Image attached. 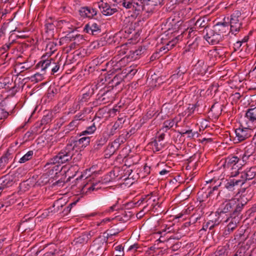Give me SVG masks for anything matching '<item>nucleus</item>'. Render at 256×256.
<instances>
[{
    "instance_id": "052dcab7",
    "label": "nucleus",
    "mask_w": 256,
    "mask_h": 256,
    "mask_svg": "<svg viewBox=\"0 0 256 256\" xmlns=\"http://www.w3.org/2000/svg\"><path fill=\"white\" fill-rule=\"evenodd\" d=\"M135 23L133 24L132 22H128V24H126L124 26L125 28L124 32H130V31L135 30Z\"/></svg>"
},
{
    "instance_id": "c756f323",
    "label": "nucleus",
    "mask_w": 256,
    "mask_h": 256,
    "mask_svg": "<svg viewBox=\"0 0 256 256\" xmlns=\"http://www.w3.org/2000/svg\"><path fill=\"white\" fill-rule=\"evenodd\" d=\"M100 28L99 26L97 24L93 22V23H88L86 24L84 27L83 28V31H86V32H88L89 30H91L92 32H96L97 31L100 30Z\"/></svg>"
},
{
    "instance_id": "69168bd1",
    "label": "nucleus",
    "mask_w": 256,
    "mask_h": 256,
    "mask_svg": "<svg viewBox=\"0 0 256 256\" xmlns=\"http://www.w3.org/2000/svg\"><path fill=\"white\" fill-rule=\"evenodd\" d=\"M228 22H229V18H224V22H218L216 23L215 25H214V28H216V30H217L216 29V28L218 26H222L224 28H226V27H228Z\"/></svg>"
},
{
    "instance_id": "bb28decb",
    "label": "nucleus",
    "mask_w": 256,
    "mask_h": 256,
    "mask_svg": "<svg viewBox=\"0 0 256 256\" xmlns=\"http://www.w3.org/2000/svg\"><path fill=\"white\" fill-rule=\"evenodd\" d=\"M171 42H170L169 43L167 44L166 47V46L162 47V48L160 49L159 52H156L152 54V55L150 58V60L151 62H152V61H154V60H156V59H158L160 56H161L160 53V52L162 51V49L163 50H164L166 49L167 50H170L169 46L170 48H171V47L174 46V44H172L170 46V44Z\"/></svg>"
},
{
    "instance_id": "864d4df0",
    "label": "nucleus",
    "mask_w": 256,
    "mask_h": 256,
    "mask_svg": "<svg viewBox=\"0 0 256 256\" xmlns=\"http://www.w3.org/2000/svg\"><path fill=\"white\" fill-rule=\"evenodd\" d=\"M56 44H54V42H50L47 44L46 48V50L48 51L46 54L50 56L56 50Z\"/></svg>"
},
{
    "instance_id": "58836bf2",
    "label": "nucleus",
    "mask_w": 256,
    "mask_h": 256,
    "mask_svg": "<svg viewBox=\"0 0 256 256\" xmlns=\"http://www.w3.org/2000/svg\"><path fill=\"white\" fill-rule=\"evenodd\" d=\"M94 93V88H92L91 89L88 88V90L86 92L82 94V96L80 100L82 102H86L92 96Z\"/></svg>"
},
{
    "instance_id": "37998d69",
    "label": "nucleus",
    "mask_w": 256,
    "mask_h": 256,
    "mask_svg": "<svg viewBox=\"0 0 256 256\" xmlns=\"http://www.w3.org/2000/svg\"><path fill=\"white\" fill-rule=\"evenodd\" d=\"M177 132H178L181 136L186 134H191V135H189L188 137H192L193 138H198L199 136V134L196 132H192V130H177Z\"/></svg>"
},
{
    "instance_id": "4c0bfd02",
    "label": "nucleus",
    "mask_w": 256,
    "mask_h": 256,
    "mask_svg": "<svg viewBox=\"0 0 256 256\" xmlns=\"http://www.w3.org/2000/svg\"><path fill=\"white\" fill-rule=\"evenodd\" d=\"M177 105H178V109L177 110V112H179L178 115L184 116L186 114V112L184 110L185 108L186 107V104L184 106V100H179Z\"/></svg>"
},
{
    "instance_id": "ea45409f",
    "label": "nucleus",
    "mask_w": 256,
    "mask_h": 256,
    "mask_svg": "<svg viewBox=\"0 0 256 256\" xmlns=\"http://www.w3.org/2000/svg\"><path fill=\"white\" fill-rule=\"evenodd\" d=\"M30 188V184L28 183V180L24 181L21 182L19 186V192H24L28 190Z\"/></svg>"
},
{
    "instance_id": "8fccbe9b",
    "label": "nucleus",
    "mask_w": 256,
    "mask_h": 256,
    "mask_svg": "<svg viewBox=\"0 0 256 256\" xmlns=\"http://www.w3.org/2000/svg\"><path fill=\"white\" fill-rule=\"evenodd\" d=\"M80 124V123H78V122H76V121L72 120L68 124L65 126V130H67V132L73 130Z\"/></svg>"
},
{
    "instance_id": "b1692460",
    "label": "nucleus",
    "mask_w": 256,
    "mask_h": 256,
    "mask_svg": "<svg viewBox=\"0 0 256 256\" xmlns=\"http://www.w3.org/2000/svg\"><path fill=\"white\" fill-rule=\"evenodd\" d=\"M191 194V190L190 188H186L182 190L177 195V200L180 201V203L182 202L187 200Z\"/></svg>"
},
{
    "instance_id": "2eb2a0df",
    "label": "nucleus",
    "mask_w": 256,
    "mask_h": 256,
    "mask_svg": "<svg viewBox=\"0 0 256 256\" xmlns=\"http://www.w3.org/2000/svg\"><path fill=\"white\" fill-rule=\"evenodd\" d=\"M240 182L236 180V178H234L227 180L224 186L226 190H224L222 192H226L227 191H229L230 192V193L228 194L229 198H230V196H234L236 194L234 191L236 189V188L238 186V182Z\"/></svg>"
},
{
    "instance_id": "1a4fd4ad",
    "label": "nucleus",
    "mask_w": 256,
    "mask_h": 256,
    "mask_svg": "<svg viewBox=\"0 0 256 256\" xmlns=\"http://www.w3.org/2000/svg\"><path fill=\"white\" fill-rule=\"evenodd\" d=\"M109 137L107 134V131L104 130L100 132L96 136V140L93 146L94 151L100 150L106 143Z\"/></svg>"
},
{
    "instance_id": "de8ad7c7",
    "label": "nucleus",
    "mask_w": 256,
    "mask_h": 256,
    "mask_svg": "<svg viewBox=\"0 0 256 256\" xmlns=\"http://www.w3.org/2000/svg\"><path fill=\"white\" fill-rule=\"evenodd\" d=\"M244 153L247 154V156H250L254 153L256 148L255 146L252 144H249L246 146L244 149Z\"/></svg>"
},
{
    "instance_id": "423d86ee",
    "label": "nucleus",
    "mask_w": 256,
    "mask_h": 256,
    "mask_svg": "<svg viewBox=\"0 0 256 256\" xmlns=\"http://www.w3.org/2000/svg\"><path fill=\"white\" fill-rule=\"evenodd\" d=\"M134 10L140 11L145 8L146 6H150L148 10H152L154 7L160 3L162 0H132Z\"/></svg>"
},
{
    "instance_id": "a18cd8bd",
    "label": "nucleus",
    "mask_w": 256,
    "mask_h": 256,
    "mask_svg": "<svg viewBox=\"0 0 256 256\" xmlns=\"http://www.w3.org/2000/svg\"><path fill=\"white\" fill-rule=\"evenodd\" d=\"M34 154L32 150L28 151L26 154H24L22 158H21L19 160L20 163H24L26 161L30 160Z\"/></svg>"
},
{
    "instance_id": "f704fd0d",
    "label": "nucleus",
    "mask_w": 256,
    "mask_h": 256,
    "mask_svg": "<svg viewBox=\"0 0 256 256\" xmlns=\"http://www.w3.org/2000/svg\"><path fill=\"white\" fill-rule=\"evenodd\" d=\"M206 190L205 188H202L200 191L198 192V200L199 202H205L208 198V195L206 194Z\"/></svg>"
},
{
    "instance_id": "09e8293b",
    "label": "nucleus",
    "mask_w": 256,
    "mask_h": 256,
    "mask_svg": "<svg viewBox=\"0 0 256 256\" xmlns=\"http://www.w3.org/2000/svg\"><path fill=\"white\" fill-rule=\"evenodd\" d=\"M195 66L196 68H198L199 66H202L201 68L199 70V72L202 74L206 72L207 66L204 64V60H198Z\"/></svg>"
},
{
    "instance_id": "6e6d98bb",
    "label": "nucleus",
    "mask_w": 256,
    "mask_h": 256,
    "mask_svg": "<svg viewBox=\"0 0 256 256\" xmlns=\"http://www.w3.org/2000/svg\"><path fill=\"white\" fill-rule=\"evenodd\" d=\"M168 28L164 32L170 30H174L176 28V22L174 18L169 19L168 22Z\"/></svg>"
},
{
    "instance_id": "39448f33",
    "label": "nucleus",
    "mask_w": 256,
    "mask_h": 256,
    "mask_svg": "<svg viewBox=\"0 0 256 256\" xmlns=\"http://www.w3.org/2000/svg\"><path fill=\"white\" fill-rule=\"evenodd\" d=\"M236 137L234 138V143L241 142L252 136L253 131L252 129L244 128L242 126H240L238 128L235 130Z\"/></svg>"
},
{
    "instance_id": "a19ab883",
    "label": "nucleus",
    "mask_w": 256,
    "mask_h": 256,
    "mask_svg": "<svg viewBox=\"0 0 256 256\" xmlns=\"http://www.w3.org/2000/svg\"><path fill=\"white\" fill-rule=\"evenodd\" d=\"M112 175H114V172H110L109 174H106L104 176L101 178L100 181L101 182L102 184H106L109 182H110L112 180L113 178L112 177Z\"/></svg>"
},
{
    "instance_id": "3c124183",
    "label": "nucleus",
    "mask_w": 256,
    "mask_h": 256,
    "mask_svg": "<svg viewBox=\"0 0 256 256\" xmlns=\"http://www.w3.org/2000/svg\"><path fill=\"white\" fill-rule=\"evenodd\" d=\"M82 158V154L80 153V152L75 150V152L73 151V156H72L70 159L68 160V161L72 160V162L74 163L77 162H79Z\"/></svg>"
},
{
    "instance_id": "cd10ccee",
    "label": "nucleus",
    "mask_w": 256,
    "mask_h": 256,
    "mask_svg": "<svg viewBox=\"0 0 256 256\" xmlns=\"http://www.w3.org/2000/svg\"><path fill=\"white\" fill-rule=\"evenodd\" d=\"M222 109L218 108L216 104H214L209 111L210 115L214 118H218L221 114Z\"/></svg>"
},
{
    "instance_id": "473e14b6",
    "label": "nucleus",
    "mask_w": 256,
    "mask_h": 256,
    "mask_svg": "<svg viewBox=\"0 0 256 256\" xmlns=\"http://www.w3.org/2000/svg\"><path fill=\"white\" fill-rule=\"evenodd\" d=\"M252 33H249V34L245 36L242 39L238 40L235 44H234V52H236L240 50L242 43L246 42L249 39L250 35H251Z\"/></svg>"
},
{
    "instance_id": "0e129e2a",
    "label": "nucleus",
    "mask_w": 256,
    "mask_h": 256,
    "mask_svg": "<svg viewBox=\"0 0 256 256\" xmlns=\"http://www.w3.org/2000/svg\"><path fill=\"white\" fill-rule=\"evenodd\" d=\"M62 60H59L57 62L55 61L54 67L52 69V74H54V73L58 72V70L60 68V66L62 64Z\"/></svg>"
},
{
    "instance_id": "7c9ffc66",
    "label": "nucleus",
    "mask_w": 256,
    "mask_h": 256,
    "mask_svg": "<svg viewBox=\"0 0 256 256\" xmlns=\"http://www.w3.org/2000/svg\"><path fill=\"white\" fill-rule=\"evenodd\" d=\"M116 148H115L114 144L112 142L109 144L106 148L104 150V156L106 158H109L115 152Z\"/></svg>"
},
{
    "instance_id": "c03bdc74",
    "label": "nucleus",
    "mask_w": 256,
    "mask_h": 256,
    "mask_svg": "<svg viewBox=\"0 0 256 256\" xmlns=\"http://www.w3.org/2000/svg\"><path fill=\"white\" fill-rule=\"evenodd\" d=\"M58 92V90L54 86H50L47 90V96L49 99L52 100L54 95Z\"/></svg>"
},
{
    "instance_id": "49530a36",
    "label": "nucleus",
    "mask_w": 256,
    "mask_h": 256,
    "mask_svg": "<svg viewBox=\"0 0 256 256\" xmlns=\"http://www.w3.org/2000/svg\"><path fill=\"white\" fill-rule=\"evenodd\" d=\"M124 136V135L120 134L118 138L114 141L113 143L116 144V147H118L121 144H124L126 140V138Z\"/></svg>"
},
{
    "instance_id": "7ed1b4c3",
    "label": "nucleus",
    "mask_w": 256,
    "mask_h": 256,
    "mask_svg": "<svg viewBox=\"0 0 256 256\" xmlns=\"http://www.w3.org/2000/svg\"><path fill=\"white\" fill-rule=\"evenodd\" d=\"M180 206H178L177 204V219H178V221L177 222H180L181 220H186V222L182 224L180 223L178 224H177V227L178 228V229L177 230V234L179 233L178 231L180 230V226L181 228L183 227H188L190 226L191 222H192V223H195L200 219L201 216L204 214V212H200V214L198 212L196 214H194L190 218V221H188L189 220L188 219V215L191 210H190V207H188L186 206L184 209H182V208Z\"/></svg>"
},
{
    "instance_id": "412c9836",
    "label": "nucleus",
    "mask_w": 256,
    "mask_h": 256,
    "mask_svg": "<svg viewBox=\"0 0 256 256\" xmlns=\"http://www.w3.org/2000/svg\"><path fill=\"white\" fill-rule=\"evenodd\" d=\"M113 94L110 90H107L104 92L98 97V100L104 104L108 103L113 100Z\"/></svg>"
},
{
    "instance_id": "4be33fe9",
    "label": "nucleus",
    "mask_w": 256,
    "mask_h": 256,
    "mask_svg": "<svg viewBox=\"0 0 256 256\" xmlns=\"http://www.w3.org/2000/svg\"><path fill=\"white\" fill-rule=\"evenodd\" d=\"M238 14V12H237L236 14H234L231 16L230 20V32H234V31L237 32L240 30L239 29L240 24H237V22L238 21L237 16Z\"/></svg>"
},
{
    "instance_id": "e433bc0d",
    "label": "nucleus",
    "mask_w": 256,
    "mask_h": 256,
    "mask_svg": "<svg viewBox=\"0 0 256 256\" xmlns=\"http://www.w3.org/2000/svg\"><path fill=\"white\" fill-rule=\"evenodd\" d=\"M140 40V33H134L128 39V43L130 44H136Z\"/></svg>"
},
{
    "instance_id": "774afa93",
    "label": "nucleus",
    "mask_w": 256,
    "mask_h": 256,
    "mask_svg": "<svg viewBox=\"0 0 256 256\" xmlns=\"http://www.w3.org/2000/svg\"><path fill=\"white\" fill-rule=\"evenodd\" d=\"M246 248L244 247H241L234 254L235 256H245V253H246Z\"/></svg>"
},
{
    "instance_id": "0eeeda50",
    "label": "nucleus",
    "mask_w": 256,
    "mask_h": 256,
    "mask_svg": "<svg viewBox=\"0 0 256 256\" xmlns=\"http://www.w3.org/2000/svg\"><path fill=\"white\" fill-rule=\"evenodd\" d=\"M45 56L42 57L41 60L36 64V67L40 68L42 71H48L52 74V69L54 67L55 60L52 58L45 59Z\"/></svg>"
},
{
    "instance_id": "20e7f679",
    "label": "nucleus",
    "mask_w": 256,
    "mask_h": 256,
    "mask_svg": "<svg viewBox=\"0 0 256 256\" xmlns=\"http://www.w3.org/2000/svg\"><path fill=\"white\" fill-rule=\"evenodd\" d=\"M82 176H80L76 180L75 184L72 186L73 188L74 186H76L78 188L79 192L82 194H87L88 192L98 190L101 188V184H102L100 180L95 183L88 184L87 182H82Z\"/></svg>"
},
{
    "instance_id": "6e6552de",
    "label": "nucleus",
    "mask_w": 256,
    "mask_h": 256,
    "mask_svg": "<svg viewBox=\"0 0 256 256\" xmlns=\"http://www.w3.org/2000/svg\"><path fill=\"white\" fill-rule=\"evenodd\" d=\"M221 182H217L216 180L212 178L206 181L205 190L207 188L208 192L206 191V194L210 198L213 195L218 194H220L222 190L218 191V188L220 186Z\"/></svg>"
},
{
    "instance_id": "f03ea898",
    "label": "nucleus",
    "mask_w": 256,
    "mask_h": 256,
    "mask_svg": "<svg viewBox=\"0 0 256 256\" xmlns=\"http://www.w3.org/2000/svg\"><path fill=\"white\" fill-rule=\"evenodd\" d=\"M246 188H242L240 192H242L240 198H232L228 201H226L222 203L221 206V208H219L220 214H228L230 218H242V212L244 209V207L246 204L247 202L250 200V198H246L244 200V194L246 190Z\"/></svg>"
},
{
    "instance_id": "9d476101",
    "label": "nucleus",
    "mask_w": 256,
    "mask_h": 256,
    "mask_svg": "<svg viewBox=\"0 0 256 256\" xmlns=\"http://www.w3.org/2000/svg\"><path fill=\"white\" fill-rule=\"evenodd\" d=\"M104 242L102 240H95L90 247L89 254L90 256H101L104 250Z\"/></svg>"
},
{
    "instance_id": "72a5a7b5",
    "label": "nucleus",
    "mask_w": 256,
    "mask_h": 256,
    "mask_svg": "<svg viewBox=\"0 0 256 256\" xmlns=\"http://www.w3.org/2000/svg\"><path fill=\"white\" fill-rule=\"evenodd\" d=\"M96 130V127L94 123H93L91 126H88L85 130H84L80 132V136H86L88 134H92Z\"/></svg>"
},
{
    "instance_id": "5701e85b",
    "label": "nucleus",
    "mask_w": 256,
    "mask_h": 256,
    "mask_svg": "<svg viewBox=\"0 0 256 256\" xmlns=\"http://www.w3.org/2000/svg\"><path fill=\"white\" fill-rule=\"evenodd\" d=\"M245 117L250 122H256V106L252 108L250 106L246 112Z\"/></svg>"
},
{
    "instance_id": "4468645a",
    "label": "nucleus",
    "mask_w": 256,
    "mask_h": 256,
    "mask_svg": "<svg viewBox=\"0 0 256 256\" xmlns=\"http://www.w3.org/2000/svg\"><path fill=\"white\" fill-rule=\"evenodd\" d=\"M146 46H140L138 48L130 51V54L127 55L128 58H130V60H134L140 58L142 54H144L147 52Z\"/></svg>"
},
{
    "instance_id": "6ab92c4d",
    "label": "nucleus",
    "mask_w": 256,
    "mask_h": 256,
    "mask_svg": "<svg viewBox=\"0 0 256 256\" xmlns=\"http://www.w3.org/2000/svg\"><path fill=\"white\" fill-rule=\"evenodd\" d=\"M182 148V150L178 152V148L177 146V161L178 160L179 162L187 164V161L190 158V156L186 152L184 145L183 146V147L180 146V149Z\"/></svg>"
},
{
    "instance_id": "ddd939ff",
    "label": "nucleus",
    "mask_w": 256,
    "mask_h": 256,
    "mask_svg": "<svg viewBox=\"0 0 256 256\" xmlns=\"http://www.w3.org/2000/svg\"><path fill=\"white\" fill-rule=\"evenodd\" d=\"M15 181V176L14 175L6 174L0 178V186L4 190L12 186Z\"/></svg>"
},
{
    "instance_id": "9b49d317",
    "label": "nucleus",
    "mask_w": 256,
    "mask_h": 256,
    "mask_svg": "<svg viewBox=\"0 0 256 256\" xmlns=\"http://www.w3.org/2000/svg\"><path fill=\"white\" fill-rule=\"evenodd\" d=\"M96 6L99 8L101 12L105 16H111L117 11L114 6H112L108 3L104 2L103 0L98 2Z\"/></svg>"
},
{
    "instance_id": "338daca9",
    "label": "nucleus",
    "mask_w": 256,
    "mask_h": 256,
    "mask_svg": "<svg viewBox=\"0 0 256 256\" xmlns=\"http://www.w3.org/2000/svg\"><path fill=\"white\" fill-rule=\"evenodd\" d=\"M122 6L126 8H132L134 10V6L132 0H130V1L128 2L124 0L122 2Z\"/></svg>"
},
{
    "instance_id": "a878e982",
    "label": "nucleus",
    "mask_w": 256,
    "mask_h": 256,
    "mask_svg": "<svg viewBox=\"0 0 256 256\" xmlns=\"http://www.w3.org/2000/svg\"><path fill=\"white\" fill-rule=\"evenodd\" d=\"M122 128V124L120 120L116 121L114 122V124L111 128L110 131L108 132L107 131V134L108 136H114L120 128Z\"/></svg>"
},
{
    "instance_id": "f3484780",
    "label": "nucleus",
    "mask_w": 256,
    "mask_h": 256,
    "mask_svg": "<svg viewBox=\"0 0 256 256\" xmlns=\"http://www.w3.org/2000/svg\"><path fill=\"white\" fill-rule=\"evenodd\" d=\"M240 161V160L236 156H228L224 160L222 166L224 168L234 169V166H236Z\"/></svg>"
},
{
    "instance_id": "bf43d9fd",
    "label": "nucleus",
    "mask_w": 256,
    "mask_h": 256,
    "mask_svg": "<svg viewBox=\"0 0 256 256\" xmlns=\"http://www.w3.org/2000/svg\"><path fill=\"white\" fill-rule=\"evenodd\" d=\"M176 126V124H175L174 122V118L172 120H168L164 121V124L166 128H172V130H173L174 132L175 131L174 128H172V127L174 125Z\"/></svg>"
},
{
    "instance_id": "c9c22d12",
    "label": "nucleus",
    "mask_w": 256,
    "mask_h": 256,
    "mask_svg": "<svg viewBox=\"0 0 256 256\" xmlns=\"http://www.w3.org/2000/svg\"><path fill=\"white\" fill-rule=\"evenodd\" d=\"M110 34V33H103L102 35V38L101 39H104V41L109 44L113 42H115V36Z\"/></svg>"
},
{
    "instance_id": "5fc2aeb1",
    "label": "nucleus",
    "mask_w": 256,
    "mask_h": 256,
    "mask_svg": "<svg viewBox=\"0 0 256 256\" xmlns=\"http://www.w3.org/2000/svg\"><path fill=\"white\" fill-rule=\"evenodd\" d=\"M243 176L244 178H246V180H250L255 177L256 174L253 171H252V169L250 168L247 172H244Z\"/></svg>"
},
{
    "instance_id": "f257e3e1",
    "label": "nucleus",
    "mask_w": 256,
    "mask_h": 256,
    "mask_svg": "<svg viewBox=\"0 0 256 256\" xmlns=\"http://www.w3.org/2000/svg\"><path fill=\"white\" fill-rule=\"evenodd\" d=\"M90 138L88 136H80V134L75 137H71L66 146L56 156L50 159L49 162L46 164H64L70 159L73 156V151L75 150H78L86 147L90 142Z\"/></svg>"
},
{
    "instance_id": "dca6fc26",
    "label": "nucleus",
    "mask_w": 256,
    "mask_h": 256,
    "mask_svg": "<svg viewBox=\"0 0 256 256\" xmlns=\"http://www.w3.org/2000/svg\"><path fill=\"white\" fill-rule=\"evenodd\" d=\"M204 38L211 44H216L222 40V36L220 33H206Z\"/></svg>"
},
{
    "instance_id": "e2e57ef3",
    "label": "nucleus",
    "mask_w": 256,
    "mask_h": 256,
    "mask_svg": "<svg viewBox=\"0 0 256 256\" xmlns=\"http://www.w3.org/2000/svg\"><path fill=\"white\" fill-rule=\"evenodd\" d=\"M17 200L15 198L14 195L10 196L8 198V200L5 202L6 206L8 207L10 204H13L16 202Z\"/></svg>"
},
{
    "instance_id": "c85d7f7f",
    "label": "nucleus",
    "mask_w": 256,
    "mask_h": 256,
    "mask_svg": "<svg viewBox=\"0 0 256 256\" xmlns=\"http://www.w3.org/2000/svg\"><path fill=\"white\" fill-rule=\"evenodd\" d=\"M242 218H228L226 222H228V226H230L231 228L234 230L238 226V224L240 222Z\"/></svg>"
},
{
    "instance_id": "13d9d810",
    "label": "nucleus",
    "mask_w": 256,
    "mask_h": 256,
    "mask_svg": "<svg viewBox=\"0 0 256 256\" xmlns=\"http://www.w3.org/2000/svg\"><path fill=\"white\" fill-rule=\"evenodd\" d=\"M239 170H240V168L238 169V172H236V174H234L233 176H236L237 175V174H240V179L236 178V180H238L239 182H238V186L239 185L242 186V185L244 184L246 181V178H244V176H243V172H238Z\"/></svg>"
},
{
    "instance_id": "f8f14e48",
    "label": "nucleus",
    "mask_w": 256,
    "mask_h": 256,
    "mask_svg": "<svg viewBox=\"0 0 256 256\" xmlns=\"http://www.w3.org/2000/svg\"><path fill=\"white\" fill-rule=\"evenodd\" d=\"M36 226V224L33 218H26L24 216L20 224L18 230L22 232L33 230Z\"/></svg>"
},
{
    "instance_id": "4d7b16f0",
    "label": "nucleus",
    "mask_w": 256,
    "mask_h": 256,
    "mask_svg": "<svg viewBox=\"0 0 256 256\" xmlns=\"http://www.w3.org/2000/svg\"><path fill=\"white\" fill-rule=\"evenodd\" d=\"M84 40L85 39L82 35L80 34L74 35L73 41L75 42V44H77V46L83 43Z\"/></svg>"
},
{
    "instance_id": "2f4dec72",
    "label": "nucleus",
    "mask_w": 256,
    "mask_h": 256,
    "mask_svg": "<svg viewBox=\"0 0 256 256\" xmlns=\"http://www.w3.org/2000/svg\"><path fill=\"white\" fill-rule=\"evenodd\" d=\"M148 144L151 146V148L154 152H159L163 148L162 143L156 139L151 142H150Z\"/></svg>"
},
{
    "instance_id": "79ce46f5",
    "label": "nucleus",
    "mask_w": 256,
    "mask_h": 256,
    "mask_svg": "<svg viewBox=\"0 0 256 256\" xmlns=\"http://www.w3.org/2000/svg\"><path fill=\"white\" fill-rule=\"evenodd\" d=\"M72 34V33H68L66 36L60 38V42L61 44L73 41L74 34Z\"/></svg>"
},
{
    "instance_id": "603ef678",
    "label": "nucleus",
    "mask_w": 256,
    "mask_h": 256,
    "mask_svg": "<svg viewBox=\"0 0 256 256\" xmlns=\"http://www.w3.org/2000/svg\"><path fill=\"white\" fill-rule=\"evenodd\" d=\"M226 250V248L224 246H220L218 248L217 250L214 253L210 255L212 256H222L224 255Z\"/></svg>"
},
{
    "instance_id": "393cba45",
    "label": "nucleus",
    "mask_w": 256,
    "mask_h": 256,
    "mask_svg": "<svg viewBox=\"0 0 256 256\" xmlns=\"http://www.w3.org/2000/svg\"><path fill=\"white\" fill-rule=\"evenodd\" d=\"M123 81V79L120 75L116 74L112 79L108 82V87L112 88V89L114 87H116Z\"/></svg>"
},
{
    "instance_id": "aec40b11",
    "label": "nucleus",
    "mask_w": 256,
    "mask_h": 256,
    "mask_svg": "<svg viewBox=\"0 0 256 256\" xmlns=\"http://www.w3.org/2000/svg\"><path fill=\"white\" fill-rule=\"evenodd\" d=\"M90 239V237H88L86 234H84L83 232L81 235L74 240L72 242V244L76 247H79L86 244Z\"/></svg>"
},
{
    "instance_id": "a211bd4d",
    "label": "nucleus",
    "mask_w": 256,
    "mask_h": 256,
    "mask_svg": "<svg viewBox=\"0 0 256 256\" xmlns=\"http://www.w3.org/2000/svg\"><path fill=\"white\" fill-rule=\"evenodd\" d=\"M80 16L82 18H92L97 14L95 8L90 7H82L79 10Z\"/></svg>"
},
{
    "instance_id": "680f3d73",
    "label": "nucleus",
    "mask_w": 256,
    "mask_h": 256,
    "mask_svg": "<svg viewBox=\"0 0 256 256\" xmlns=\"http://www.w3.org/2000/svg\"><path fill=\"white\" fill-rule=\"evenodd\" d=\"M52 120V114H48L46 115H44V116L42 117V120H41V122H40V125H44V124H48L49 122H50Z\"/></svg>"
}]
</instances>
